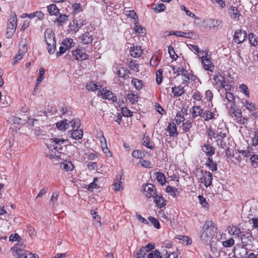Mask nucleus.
I'll return each instance as SVG.
<instances>
[{
    "label": "nucleus",
    "instance_id": "1",
    "mask_svg": "<svg viewBox=\"0 0 258 258\" xmlns=\"http://www.w3.org/2000/svg\"><path fill=\"white\" fill-rule=\"evenodd\" d=\"M67 142V140L59 139L53 138L47 140L46 146L47 148L53 152V150L55 151L54 154L49 153L47 154L48 157L53 162L59 161V160H63L65 155L60 152L62 150V145Z\"/></svg>",
    "mask_w": 258,
    "mask_h": 258
},
{
    "label": "nucleus",
    "instance_id": "2",
    "mask_svg": "<svg viewBox=\"0 0 258 258\" xmlns=\"http://www.w3.org/2000/svg\"><path fill=\"white\" fill-rule=\"evenodd\" d=\"M216 230L212 221H206L203 227L201 234V238L203 242L209 244L215 235Z\"/></svg>",
    "mask_w": 258,
    "mask_h": 258
},
{
    "label": "nucleus",
    "instance_id": "3",
    "mask_svg": "<svg viewBox=\"0 0 258 258\" xmlns=\"http://www.w3.org/2000/svg\"><path fill=\"white\" fill-rule=\"evenodd\" d=\"M44 39L47 45V50L49 54H53L55 50L56 40L55 35L53 31L49 28L44 32Z\"/></svg>",
    "mask_w": 258,
    "mask_h": 258
},
{
    "label": "nucleus",
    "instance_id": "4",
    "mask_svg": "<svg viewBox=\"0 0 258 258\" xmlns=\"http://www.w3.org/2000/svg\"><path fill=\"white\" fill-rule=\"evenodd\" d=\"M213 84L217 87L224 88L226 91L231 90V86L226 83L224 77L220 74H217L214 76Z\"/></svg>",
    "mask_w": 258,
    "mask_h": 258
},
{
    "label": "nucleus",
    "instance_id": "5",
    "mask_svg": "<svg viewBox=\"0 0 258 258\" xmlns=\"http://www.w3.org/2000/svg\"><path fill=\"white\" fill-rule=\"evenodd\" d=\"M86 18L84 15L76 17L73 21L70 23V29L72 31L77 32L85 24Z\"/></svg>",
    "mask_w": 258,
    "mask_h": 258
},
{
    "label": "nucleus",
    "instance_id": "6",
    "mask_svg": "<svg viewBox=\"0 0 258 258\" xmlns=\"http://www.w3.org/2000/svg\"><path fill=\"white\" fill-rule=\"evenodd\" d=\"M142 192L144 196L147 198H154L156 194L155 186L151 183H147L142 186Z\"/></svg>",
    "mask_w": 258,
    "mask_h": 258
},
{
    "label": "nucleus",
    "instance_id": "7",
    "mask_svg": "<svg viewBox=\"0 0 258 258\" xmlns=\"http://www.w3.org/2000/svg\"><path fill=\"white\" fill-rule=\"evenodd\" d=\"M239 238L243 246L247 247L253 245L254 238L250 233L245 232L241 234Z\"/></svg>",
    "mask_w": 258,
    "mask_h": 258
},
{
    "label": "nucleus",
    "instance_id": "8",
    "mask_svg": "<svg viewBox=\"0 0 258 258\" xmlns=\"http://www.w3.org/2000/svg\"><path fill=\"white\" fill-rule=\"evenodd\" d=\"M202 175L200 177L201 182L206 187H208L212 184L213 176L211 172L202 170Z\"/></svg>",
    "mask_w": 258,
    "mask_h": 258
},
{
    "label": "nucleus",
    "instance_id": "9",
    "mask_svg": "<svg viewBox=\"0 0 258 258\" xmlns=\"http://www.w3.org/2000/svg\"><path fill=\"white\" fill-rule=\"evenodd\" d=\"M26 246V241L21 238L18 241V243L15 244L12 248L11 250L12 252V254L14 256L18 255V254L20 252L24 251V248Z\"/></svg>",
    "mask_w": 258,
    "mask_h": 258
},
{
    "label": "nucleus",
    "instance_id": "10",
    "mask_svg": "<svg viewBox=\"0 0 258 258\" xmlns=\"http://www.w3.org/2000/svg\"><path fill=\"white\" fill-rule=\"evenodd\" d=\"M98 95L99 97L102 98L103 99L111 100L113 102L116 101V98L114 96L112 92L105 88H103L100 90L98 92Z\"/></svg>",
    "mask_w": 258,
    "mask_h": 258
},
{
    "label": "nucleus",
    "instance_id": "11",
    "mask_svg": "<svg viewBox=\"0 0 258 258\" xmlns=\"http://www.w3.org/2000/svg\"><path fill=\"white\" fill-rule=\"evenodd\" d=\"M72 54L76 60L82 61L88 59L89 55L81 48H77L72 50Z\"/></svg>",
    "mask_w": 258,
    "mask_h": 258
},
{
    "label": "nucleus",
    "instance_id": "12",
    "mask_svg": "<svg viewBox=\"0 0 258 258\" xmlns=\"http://www.w3.org/2000/svg\"><path fill=\"white\" fill-rule=\"evenodd\" d=\"M234 253L238 258L246 257L248 254L247 247L242 245H237L234 247Z\"/></svg>",
    "mask_w": 258,
    "mask_h": 258
},
{
    "label": "nucleus",
    "instance_id": "13",
    "mask_svg": "<svg viewBox=\"0 0 258 258\" xmlns=\"http://www.w3.org/2000/svg\"><path fill=\"white\" fill-rule=\"evenodd\" d=\"M202 64L203 68L207 71L212 72L214 69V66L211 62L208 55L202 56L201 57Z\"/></svg>",
    "mask_w": 258,
    "mask_h": 258
},
{
    "label": "nucleus",
    "instance_id": "14",
    "mask_svg": "<svg viewBox=\"0 0 258 258\" xmlns=\"http://www.w3.org/2000/svg\"><path fill=\"white\" fill-rule=\"evenodd\" d=\"M218 116V114L217 113L216 109L206 110L205 112H204L203 115H202V117L206 121L216 119Z\"/></svg>",
    "mask_w": 258,
    "mask_h": 258
},
{
    "label": "nucleus",
    "instance_id": "15",
    "mask_svg": "<svg viewBox=\"0 0 258 258\" xmlns=\"http://www.w3.org/2000/svg\"><path fill=\"white\" fill-rule=\"evenodd\" d=\"M114 73L119 77L123 78L126 75V71L120 64H114L112 68Z\"/></svg>",
    "mask_w": 258,
    "mask_h": 258
},
{
    "label": "nucleus",
    "instance_id": "16",
    "mask_svg": "<svg viewBox=\"0 0 258 258\" xmlns=\"http://www.w3.org/2000/svg\"><path fill=\"white\" fill-rule=\"evenodd\" d=\"M246 37V34L245 31L239 30L235 31L234 40L236 43L240 44L244 41Z\"/></svg>",
    "mask_w": 258,
    "mask_h": 258
},
{
    "label": "nucleus",
    "instance_id": "17",
    "mask_svg": "<svg viewBox=\"0 0 258 258\" xmlns=\"http://www.w3.org/2000/svg\"><path fill=\"white\" fill-rule=\"evenodd\" d=\"M241 102L245 109L248 110L249 112H252L256 110L255 105L254 103L244 98L241 99Z\"/></svg>",
    "mask_w": 258,
    "mask_h": 258
},
{
    "label": "nucleus",
    "instance_id": "18",
    "mask_svg": "<svg viewBox=\"0 0 258 258\" xmlns=\"http://www.w3.org/2000/svg\"><path fill=\"white\" fill-rule=\"evenodd\" d=\"M229 234L234 238H239L242 234L240 229L237 226H230L228 228Z\"/></svg>",
    "mask_w": 258,
    "mask_h": 258
},
{
    "label": "nucleus",
    "instance_id": "19",
    "mask_svg": "<svg viewBox=\"0 0 258 258\" xmlns=\"http://www.w3.org/2000/svg\"><path fill=\"white\" fill-rule=\"evenodd\" d=\"M167 131L169 133V136L170 137L178 135L176 124L173 122L169 123L167 127Z\"/></svg>",
    "mask_w": 258,
    "mask_h": 258
},
{
    "label": "nucleus",
    "instance_id": "20",
    "mask_svg": "<svg viewBox=\"0 0 258 258\" xmlns=\"http://www.w3.org/2000/svg\"><path fill=\"white\" fill-rule=\"evenodd\" d=\"M80 41L84 44H88L91 43L93 40V36L90 32H86L83 34L80 38Z\"/></svg>",
    "mask_w": 258,
    "mask_h": 258
},
{
    "label": "nucleus",
    "instance_id": "21",
    "mask_svg": "<svg viewBox=\"0 0 258 258\" xmlns=\"http://www.w3.org/2000/svg\"><path fill=\"white\" fill-rule=\"evenodd\" d=\"M15 256L17 258H39L37 254L25 250L18 253V255H15Z\"/></svg>",
    "mask_w": 258,
    "mask_h": 258
},
{
    "label": "nucleus",
    "instance_id": "22",
    "mask_svg": "<svg viewBox=\"0 0 258 258\" xmlns=\"http://www.w3.org/2000/svg\"><path fill=\"white\" fill-rule=\"evenodd\" d=\"M69 135L73 139L80 140L82 139L83 135V133L82 130H78V128H77L76 130H74L73 131H70L69 132Z\"/></svg>",
    "mask_w": 258,
    "mask_h": 258
},
{
    "label": "nucleus",
    "instance_id": "23",
    "mask_svg": "<svg viewBox=\"0 0 258 258\" xmlns=\"http://www.w3.org/2000/svg\"><path fill=\"white\" fill-rule=\"evenodd\" d=\"M56 126L60 131H65L69 128L70 124L69 123V119H64L63 120L56 122Z\"/></svg>",
    "mask_w": 258,
    "mask_h": 258
},
{
    "label": "nucleus",
    "instance_id": "24",
    "mask_svg": "<svg viewBox=\"0 0 258 258\" xmlns=\"http://www.w3.org/2000/svg\"><path fill=\"white\" fill-rule=\"evenodd\" d=\"M130 54L134 57H138L141 56L143 50L140 46H134L130 50Z\"/></svg>",
    "mask_w": 258,
    "mask_h": 258
},
{
    "label": "nucleus",
    "instance_id": "25",
    "mask_svg": "<svg viewBox=\"0 0 258 258\" xmlns=\"http://www.w3.org/2000/svg\"><path fill=\"white\" fill-rule=\"evenodd\" d=\"M153 198L154 199V202L158 207L161 208L165 206V200L161 196L156 195Z\"/></svg>",
    "mask_w": 258,
    "mask_h": 258
},
{
    "label": "nucleus",
    "instance_id": "26",
    "mask_svg": "<svg viewBox=\"0 0 258 258\" xmlns=\"http://www.w3.org/2000/svg\"><path fill=\"white\" fill-rule=\"evenodd\" d=\"M17 24L8 23L7 31L6 33L7 38H10L12 35L15 33Z\"/></svg>",
    "mask_w": 258,
    "mask_h": 258
},
{
    "label": "nucleus",
    "instance_id": "27",
    "mask_svg": "<svg viewBox=\"0 0 258 258\" xmlns=\"http://www.w3.org/2000/svg\"><path fill=\"white\" fill-rule=\"evenodd\" d=\"M229 14L232 19H239L240 16V13L238 8L235 7L231 6L229 9Z\"/></svg>",
    "mask_w": 258,
    "mask_h": 258
},
{
    "label": "nucleus",
    "instance_id": "28",
    "mask_svg": "<svg viewBox=\"0 0 258 258\" xmlns=\"http://www.w3.org/2000/svg\"><path fill=\"white\" fill-rule=\"evenodd\" d=\"M186 112V110L185 109L184 112H178L176 114V115L175 117V121L176 123V124L177 125H179L181 124V123H182V122L185 120L184 118V112Z\"/></svg>",
    "mask_w": 258,
    "mask_h": 258
},
{
    "label": "nucleus",
    "instance_id": "29",
    "mask_svg": "<svg viewBox=\"0 0 258 258\" xmlns=\"http://www.w3.org/2000/svg\"><path fill=\"white\" fill-rule=\"evenodd\" d=\"M192 124V121L190 119L185 120L180 126V127L183 132L186 133L189 131Z\"/></svg>",
    "mask_w": 258,
    "mask_h": 258
},
{
    "label": "nucleus",
    "instance_id": "30",
    "mask_svg": "<svg viewBox=\"0 0 258 258\" xmlns=\"http://www.w3.org/2000/svg\"><path fill=\"white\" fill-rule=\"evenodd\" d=\"M204 110L199 106H195L192 107V116L195 118L198 116H202L203 115Z\"/></svg>",
    "mask_w": 258,
    "mask_h": 258
},
{
    "label": "nucleus",
    "instance_id": "31",
    "mask_svg": "<svg viewBox=\"0 0 258 258\" xmlns=\"http://www.w3.org/2000/svg\"><path fill=\"white\" fill-rule=\"evenodd\" d=\"M47 11L51 15L57 16L59 14V9L55 4H51L47 7Z\"/></svg>",
    "mask_w": 258,
    "mask_h": 258
},
{
    "label": "nucleus",
    "instance_id": "32",
    "mask_svg": "<svg viewBox=\"0 0 258 258\" xmlns=\"http://www.w3.org/2000/svg\"><path fill=\"white\" fill-rule=\"evenodd\" d=\"M166 191L169 195L172 196L173 198L176 197L179 193L177 188L175 187H172L170 185H168L166 187Z\"/></svg>",
    "mask_w": 258,
    "mask_h": 258
},
{
    "label": "nucleus",
    "instance_id": "33",
    "mask_svg": "<svg viewBox=\"0 0 258 258\" xmlns=\"http://www.w3.org/2000/svg\"><path fill=\"white\" fill-rule=\"evenodd\" d=\"M203 151L209 156H212L215 153L214 148L210 145H205Z\"/></svg>",
    "mask_w": 258,
    "mask_h": 258
},
{
    "label": "nucleus",
    "instance_id": "34",
    "mask_svg": "<svg viewBox=\"0 0 258 258\" xmlns=\"http://www.w3.org/2000/svg\"><path fill=\"white\" fill-rule=\"evenodd\" d=\"M155 176L157 180L161 185L165 184L166 180L165 176L163 173L157 172L155 173Z\"/></svg>",
    "mask_w": 258,
    "mask_h": 258
},
{
    "label": "nucleus",
    "instance_id": "35",
    "mask_svg": "<svg viewBox=\"0 0 258 258\" xmlns=\"http://www.w3.org/2000/svg\"><path fill=\"white\" fill-rule=\"evenodd\" d=\"M206 165L212 172L215 171L217 170V164L210 157L207 159Z\"/></svg>",
    "mask_w": 258,
    "mask_h": 258
},
{
    "label": "nucleus",
    "instance_id": "36",
    "mask_svg": "<svg viewBox=\"0 0 258 258\" xmlns=\"http://www.w3.org/2000/svg\"><path fill=\"white\" fill-rule=\"evenodd\" d=\"M19 51L22 52V53H20L19 54H18L14 58L15 62H16L20 60H21L24 56V54L25 53V52L27 51V47L26 46L25 44H24L22 48H19Z\"/></svg>",
    "mask_w": 258,
    "mask_h": 258
},
{
    "label": "nucleus",
    "instance_id": "37",
    "mask_svg": "<svg viewBox=\"0 0 258 258\" xmlns=\"http://www.w3.org/2000/svg\"><path fill=\"white\" fill-rule=\"evenodd\" d=\"M132 84L138 91L141 90L144 86L143 82L136 78H133L132 79Z\"/></svg>",
    "mask_w": 258,
    "mask_h": 258
},
{
    "label": "nucleus",
    "instance_id": "38",
    "mask_svg": "<svg viewBox=\"0 0 258 258\" xmlns=\"http://www.w3.org/2000/svg\"><path fill=\"white\" fill-rule=\"evenodd\" d=\"M172 92L174 96H179L184 93V89L183 87L181 86L173 87L172 88Z\"/></svg>",
    "mask_w": 258,
    "mask_h": 258
},
{
    "label": "nucleus",
    "instance_id": "39",
    "mask_svg": "<svg viewBox=\"0 0 258 258\" xmlns=\"http://www.w3.org/2000/svg\"><path fill=\"white\" fill-rule=\"evenodd\" d=\"M121 177H119L113 184V189L116 191H120L123 190V186L122 185V181Z\"/></svg>",
    "mask_w": 258,
    "mask_h": 258
},
{
    "label": "nucleus",
    "instance_id": "40",
    "mask_svg": "<svg viewBox=\"0 0 258 258\" xmlns=\"http://www.w3.org/2000/svg\"><path fill=\"white\" fill-rule=\"evenodd\" d=\"M177 238L181 241L182 243L185 245H189L192 243L191 239L188 237L187 236L185 235H179L177 237Z\"/></svg>",
    "mask_w": 258,
    "mask_h": 258
},
{
    "label": "nucleus",
    "instance_id": "41",
    "mask_svg": "<svg viewBox=\"0 0 258 258\" xmlns=\"http://www.w3.org/2000/svg\"><path fill=\"white\" fill-rule=\"evenodd\" d=\"M62 45L67 49H70L75 45V42L72 38H66L62 41Z\"/></svg>",
    "mask_w": 258,
    "mask_h": 258
},
{
    "label": "nucleus",
    "instance_id": "42",
    "mask_svg": "<svg viewBox=\"0 0 258 258\" xmlns=\"http://www.w3.org/2000/svg\"><path fill=\"white\" fill-rule=\"evenodd\" d=\"M248 38L251 45L256 46L258 45V37L253 33L248 35Z\"/></svg>",
    "mask_w": 258,
    "mask_h": 258
},
{
    "label": "nucleus",
    "instance_id": "43",
    "mask_svg": "<svg viewBox=\"0 0 258 258\" xmlns=\"http://www.w3.org/2000/svg\"><path fill=\"white\" fill-rule=\"evenodd\" d=\"M61 167L66 171H72L74 168L71 162H64L61 163Z\"/></svg>",
    "mask_w": 258,
    "mask_h": 258
},
{
    "label": "nucleus",
    "instance_id": "44",
    "mask_svg": "<svg viewBox=\"0 0 258 258\" xmlns=\"http://www.w3.org/2000/svg\"><path fill=\"white\" fill-rule=\"evenodd\" d=\"M124 14L127 17L136 20L138 19V16L136 12L133 10H124Z\"/></svg>",
    "mask_w": 258,
    "mask_h": 258
},
{
    "label": "nucleus",
    "instance_id": "45",
    "mask_svg": "<svg viewBox=\"0 0 258 258\" xmlns=\"http://www.w3.org/2000/svg\"><path fill=\"white\" fill-rule=\"evenodd\" d=\"M91 215L93 220L97 219V221L94 222V225L96 227H99L101 226L100 217L97 214V212L94 210H91Z\"/></svg>",
    "mask_w": 258,
    "mask_h": 258
},
{
    "label": "nucleus",
    "instance_id": "46",
    "mask_svg": "<svg viewBox=\"0 0 258 258\" xmlns=\"http://www.w3.org/2000/svg\"><path fill=\"white\" fill-rule=\"evenodd\" d=\"M184 78L183 79V81L184 82H187L190 80L192 79L193 75L190 74L187 71L184 70L182 75Z\"/></svg>",
    "mask_w": 258,
    "mask_h": 258
},
{
    "label": "nucleus",
    "instance_id": "47",
    "mask_svg": "<svg viewBox=\"0 0 258 258\" xmlns=\"http://www.w3.org/2000/svg\"><path fill=\"white\" fill-rule=\"evenodd\" d=\"M159 57L157 55H153L150 59V64L152 67H156L159 64Z\"/></svg>",
    "mask_w": 258,
    "mask_h": 258
},
{
    "label": "nucleus",
    "instance_id": "48",
    "mask_svg": "<svg viewBox=\"0 0 258 258\" xmlns=\"http://www.w3.org/2000/svg\"><path fill=\"white\" fill-rule=\"evenodd\" d=\"M69 123L70 124V127L78 128L80 126V120L78 118L72 119L71 120H69Z\"/></svg>",
    "mask_w": 258,
    "mask_h": 258
},
{
    "label": "nucleus",
    "instance_id": "49",
    "mask_svg": "<svg viewBox=\"0 0 258 258\" xmlns=\"http://www.w3.org/2000/svg\"><path fill=\"white\" fill-rule=\"evenodd\" d=\"M100 86H98L93 82H90L86 85L87 89L89 91H94L99 89Z\"/></svg>",
    "mask_w": 258,
    "mask_h": 258
},
{
    "label": "nucleus",
    "instance_id": "50",
    "mask_svg": "<svg viewBox=\"0 0 258 258\" xmlns=\"http://www.w3.org/2000/svg\"><path fill=\"white\" fill-rule=\"evenodd\" d=\"M127 98L132 104H135L138 100V96L134 93H130L127 95Z\"/></svg>",
    "mask_w": 258,
    "mask_h": 258
},
{
    "label": "nucleus",
    "instance_id": "51",
    "mask_svg": "<svg viewBox=\"0 0 258 258\" xmlns=\"http://www.w3.org/2000/svg\"><path fill=\"white\" fill-rule=\"evenodd\" d=\"M180 9L182 11H184L185 13L187 16L196 19H198V17L192 12L187 9L184 6H181L180 7Z\"/></svg>",
    "mask_w": 258,
    "mask_h": 258
},
{
    "label": "nucleus",
    "instance_id": "52",
    "mask_svg": "<svg viewBox=\"0 0 258 258\" xmlns=\"http://www.w3.org/2000/svg\"><path fill=\"white\" fill-rule=\"evenodd\" d=\"M251 164L254 168L258 167V156L256 154H252L250 158Z\"/></svg>",
    "mask_w": 258,
    "mask_h": 258
},
{
    "label": "nucleus",
    "instance_id": "53",
    "mask_svg": "<svg viewBox=\"0 0 258 258\" xmlns=\"http://www.w3.org/2000/svg\"><path fill=\"white\" fill-rule=\"evenodd\" d=\"M234 240L232 238H230L227 240L223 241L222 245L225 247H231L234 244Z\"/></svg>",
    "mask_w": 258,
    "mask_h": 258
},
{
    "label": "nucleus",
    "instance_id": "54",
    "mask_svg": "<svg viewBox=\"0 0 258 258\" xmlns=\"http://www.w3.org/2000/svg\"><path fill=\"white\" fill-rule=\"evenodd\" d=\"M241 92L244 94L246 97H249V92L248 87L245 84H241L239 86Z\"/></svg>",
    "mask_w": 258,
    "mask_h": 258
},
{
    "label": "nucleus",
    "instance_id": "55",
    "mask_svg": "<svg viewBox=\"0 0 258 258\" xmlns=\"http://www.w3.org/2000/svg\"><path fill=\"white\" fill-rule=\"evenodd\" d=\"M162 69H159L156 71V82L160 85L162 82Z\"/></svg>",
    "mask_w": 258,
    "mask_h": 258
},
{
    "label": "nucleus",
    "instance_id": "56",
    "mask_svg": "<svg viewBox=\"0 0 258 258\" xmlns=\"http://www.w3.org/2000/svg\"><path fill=\"white\" fill-rule=\"evenodd\" d=\"M21 118L16 116H12L8 120V122L11 124L18 125L21 121Z\"/></svg>",
    "mask_w": 258,
    "mask_h": 258
},
{
    "label": "nucleus",
    "instance_id": "57",
    "mask_svg": "<svg viewBox=\"0 0 258 258\" xmlns=\"http://www.w3.org/2000/svg\"><path fill=\"white\" fill-rule=\"evenodd\" d=\"M68 16L64 14H61L59 16V17L57 18L56 21L60 25H62L64 23H65L67 21H68Z\"/></svg>",
    "mask_w": 258,
    "mask_h": 258
},
{
    "label": "nucleus",
    "instance_id": "58",
    "mask_svg": "<svg viewBox=\"0 0 258 258\" xmlns=\"http://www.w3.org/2000/svg\"><path fill=\"white\" fill-rule=\"evenodd\" d=\"M121 113L125 117L133 116V112L126 107H121Z\"/></svg>",
    "mask_w": 258,
    "mask_h": 258
},
{
    "label": "nucleus",
    "instance_id": "59",
    "mask_svg": "<svg viewBox=\"0 0 258 258\" xmlns=\"http://www.w3.org/2000/svg\"><path fill=\"white\" fill-rule=\"evenodd\" d=\"M148 219L156 228H157V229L160 228V224L158 220H157L155 218L151 217V216L149 217L148 218Z\"/></svg>",
    "mask_w": 258,
    "mask_h": 258
},
{
    "label": "nucleus",
    "instance_id": "60",
    "mask_svg": "<svg viewBox=\"0 0 258 258\" xmlns=\"http://www.w3.org/2000/svg\"><path fill=\"white\" fill-rule=\"evenodd\" d=\"M73 12L74 13H78L82 11V7L79 3H75L72 5Z\"/></svg>",
    "mask_w": 258,
    "mask_h": 258
},
{
    "label": "nucleus",
    "instance_id": "61",
    "mask_svg": "<svg viewBox=\"0 0 258 258\" xmlns=\"http://www.w3.org/2000/svg\"><path fill=\"white\" fill-rule=\"evenodd\" d=\"M226 99L229 102L234 103L235 102V97L233 93L228 92L225 93Z\"/></svg>",
    "mask_w": 258,
    "mask_h": 258
},
{
    "label": "nucleus",
    "instance_id": "62",
    "mask_svg": "<svg viewBox=\"0 0 258 258\" xmlns=\"http://www.w3.org/2000/svg\"><path fill=\"white\" fill-rule=\"evenodd\" d=\"M166 9V6L163 4H160L154 8V10L156 13H160L164 11Z\"/></svg>",
    "mask_w": 258,
    "mask_h": 258
},
{
    "label": "nucleus",
    "instance_id": "63",
    "mask_svg": "<svg viewBox=\"0 0 258 258\" xmlns=\"http://www.w3.org/2000/svg\"><path fill=\"white\" fill-rule=\"evenodd\" d=\"M58 196V192L54 191L52 192V194L50 200V203H52L53 205L55 204L57 201Z\"/></svg>",
    "mask_w": 258,
    "mask_h": 258
},
{
    "label": "nucleus",
    "instance_id": "64",
    "mask_svg": "<svg viewBox=\"0 0 258 258\" xmlns=\"http://www.w3.org/2000/svg\"><path fill=\"white\" fill-rule=\"evenodd\" d=\"M252 145L258 146V130L254 133V136L252 138Z\"/></svg>",
    "mask_w": 258,
    "mask_h": 258
}]
</instances>
